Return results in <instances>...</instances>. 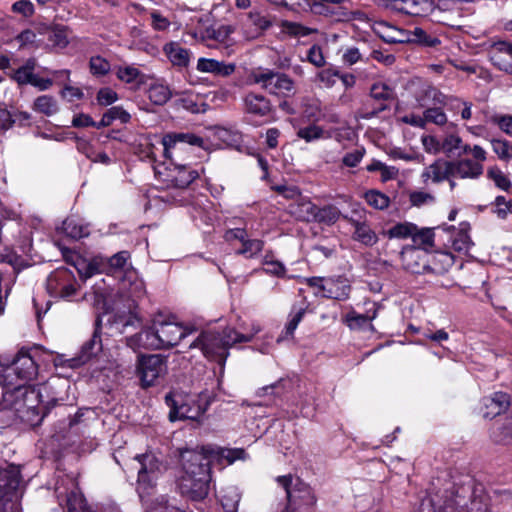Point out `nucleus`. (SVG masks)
<instances>
[{
  "label": "nucleus",
  "instance_id": "24",
  "mask_svg": "<svg viewBox=\"0 0 512 512\" xmlns=\"http://www.w3.org/2000/svg\"><path fill=\"white\" fill-rule=\"evenodd\" d=\"M388 7L397 12L419 16L430 7L429 0H391Z\"/></svg>",
  "mask_w": 512,
  "mask_h": 512
},
{
  "label": "nucleus",
  "instance_id": "16",
  "mask_svg": "<svg viewBox=\"0 0 512 512\" xmlns=\"http://www.w3.org/2000/svg\"><path fill=\"white\" fill-rule=\"evenodd\" d=\"M173 165V168L168 169L166 178H163L167 187L184 189L199 176L197 171L189 169L186 165Z\"/></svg>",
  "mask_w": 512,
  "mask_h": 512
},
{
  "label": "nucleus",
  "instance_id": "26",
  "mask_svg": "<svg viewBox=\"0 0 512 512\" xmlns=\"http://www.w3.org/2000/svg\"><path fill=\"white\" fill-rule=\"evenodd\" d=\"M116 75L119 80L127 84H132L140 88L148 82V77L141 73L138 68L134 66H119L116 70Z\"/></svg>",
  "mask_w": 512,
  "mask_h": 512
},
{
  "label": "nucleus",
  "instance_id": "44",
  "mask_svg": "<svg viewBox=\"0 0 512 512\" xmlns=\"http://www.w3.org/2000/svg\"><path fill=\"white\" fill-rule=\"evenodd\" d=\"M487 176L491 179L494 184L504 190L508 191L511 187V182L506 176L504 172H502L498 167L494 166L488 169Z\"/></svg>",
  "mask_w": 512,
  "mask_h": 512
},
{
  "label": "nucleus",
  "instance_id": "34",
  "mask_svg": "<svg viewBox=\"0 0 512 512\" xmlns=\"http://www.w3.org/2000/svg\"><path fill=\"white\" fill-rule=\"evenodd\" d=\"M245 106L249 113L265 116L271 111L268 98H245Z\"/></svg>",
  "mask_w": 512,
  "mask_h": 512
},
{
  "label": "nucleus",
  "instance_id": "20",
  "mask_svg": "<svg viewBox=\"0 0 512 512\" xmlns=\"http://www.w3.org/2000/svg\"><path fill=\"white\" fill-rule=\"evenodd\" d=\"M317 205L309 197L301 196L297 201L288 206V213L298 221L313 222Z\"/></svg>",
  "mask_w": 512,
  "mask_h": 512
},
{
  "label": "nucleus",
  "instance_id": "61",
  "mask_svg": "<svg viewBox=\"0 0 512 512\" xmlns=\"http://www.w3.org/2000/svg\"><path fill=\"white\" fill-rule=\"evenodd\" d=\"M493 121L509 136H512V115H495Z\"/></svg>",
  "mask_w": 512,
  "mask_h": 512
},
{
  "label": "nucleus",
  "instance_id": "46",
  "mask_svg": "<svg viewBox=\"0 0 512 512\" xmlns=\"http://www.w3.org/2000/svg\"><path fill=\"white\" fill-rule=\"evenodd\" d=\"M493 205V212L500 219H505L509 214H512V199L507 200L504 196H497Z\"/></svg>",
  "mask_w": 512,
  "mask_h": 512
},
{
  "label": "nucleus",
  "instance_id": "59",
  "mask_svg": "<svg viewBox=\"0 0 512 512\" xmlns=\"http://www.w3.org/2000/svg\"><path fill=\"white\" fill-rule=\"evenodd\" d=\"M130 255L127 251H120L109 258V265L112 269H124Z\"/></svg>",
  "mask_w": 512,
  "mask_h": 512
},
{
  "label": "nucleus",
  "instance_id": "28",
  "mask_svg": "<svg viewBox=\"0 0 512 512\" xmlns=\"http://www.w3.org/2000/svg\"><path fill=\"white\" fill-rule=\"evenodd\" d=\"M61 229L66 236L74 240H79L90 234L88 225L83 224L80 220L75 218H67L64 220Z\"/></svg>",
  "mask_w": 512,
  "mask_h": 512
},
{
  "label": "nucleus",
  "instance_id": "1",
  "mask_svg": "<svg viewBox=\"0 0 512 512\" xmlns=\"http://www.w3.org/2000/svg\"><path fill=\"white\" fill-rule=\"evenodd\" d=\"M245 458L246 452L241 448L206 446L201 450H183L180 454L182 475L178 483L181 493L195 501L204 499L209 491L211 461L225 460L227 464H232Z\"/></svg>",
  "mask_w": 512,
  "mask_h": 512
},
{
  "label": "nucleus",
  "instance_id": "12",
  "mask_svg": "<svg viewBox=\"0 0 512 512\" xmlns=\"http://www.w3.org/2000/svg\"><path fill=\"white\" fill-rule=\"evenodd\" d=\"M343 219L354 227L352 238L355 241L366 246H373L378 242V236L368 224L364 209L360 207L354 208L352 215H344Z\"/></svg>",
  "mask_w": 512,
  "mask_h": 512
},
{
  "label": "nucleus",
  "instance_id": "10",
  "mask_svg": "<svg viewBox=\"0 0 512 512\" xmlns=\"http://www.w3.org/2000/svg\"><path fill=\"white\" fill-rule=\"evenodd\" d=\"M138 375L143 387L155 385L167 372V360L159 354L144 355L139 358Z\"/></svg>",
  "mask_w": 512,
  "mask_h": 512
},
{
  "label": "nucleus",
  "instance_id": "50",
  "mask_svg": "<svg viewBox=\"0 0 512 512\" xmlns=\"http://www.w3.org/2000/svg\"><path fill=\"white\" fill-rule=\"evenodd\" d=\"M425 122H431L436 125H444L447 117L441 108H429L424 111Z\"/></svg>",
  "mask_w": 512,
  "mask_h": 512
},
{
  "label": "nucleus",
  "instance_id": "49",
  "mask_svg": "<svg viewBox=\"0 0 512 512\" xmlns=\"http://www.w3.org/2000/svg\"><path fill=\"white\" fill-rule=\"evenodd\" d=\"M472 241L466 232L458 233L452 240V247L457 252H468Z\"/></svg>",
  "mask_w": 512,
  "mask_h": 512
},
{
  "label": "nucleus",
  "instance_id": "54",
  "mask_svg": "<svg viewBox=\"0 0 512 512\" xmlns=\"http://www.w3.org/2000/svg\"><path fill=\"white\" fill-rule=\"evenodd\" d=\"M35 107L47 115H52L57 111V105L53 98H36Z\"/></svg>",
  "mask_w": 512,
  "mask_h": 512
},
{
  "label": "nucleus",
  "instance_id": "60",
  "mask_svg": "<svg viewBox=\"0 0 512 512\" xmlns=\"http://www.w3.org/2000/svg\"><path fill=\"white\" fill-rule=\"evenodd\" d=\"M364 156V149H355L343 157V164L347 167H356Z\"/></svg>",
  "mask_w": 512,
  "mask_h": 512
},
{
  "label": "nucleus",
  "instance_id": "32",
  "mask_svg": "<svg viewBox=\"0 0 512 512\" xmlns=\"http://www.w3.org/2000/svg\"><path fill=\"white\" fill-rule=\"evenodd\" d=\"M102 349V343L100 335L97 332H94L92 337L83 344L81 348V352L79 355V360L82 363L87 362L93 356H95Z\"/></svg>",
  "mask_w": 512,
  "mask_h": 512
},
{
  "label": "nucleus",
  "instance_id": "51",
  "mask_svg": "<svg viewBox=\"0 0 512 512\" xmlns=\"http://www.w3.org/2000/svg\"><path fill=\"white\" fill-rule=\"evenodd\" d=\"M470 153L473 157V159L476 160H486L487 153L486 151L479 145H474L471 147L468 144H461L460 150L457 151L456 155L461 156L462 154H468Z\"/></svg>",
  "mask_w": 512,
  "mask_h": 512
},
{
  "label": "nucleus",
  "instance_id": "48",
  "mask_svg": "<svg viewBox=\"0 0 512 512\" xmlns=\"http://www.w3.org/2000/svg\"><path fill=\"white\" fill-rule=\"evenodd\" d=\"M421 143L425 152L429 154L436 155L442 152L441 140L433 135H423L421 137Z\"/></svg>",
  "mask_w": 512,
  "mask_h": 512
},
{
  "label": "nucleus",
  "instance_id": "35",
  "mask_svg": "<svg viewBox=\"0 0 512 512\" xmlns=\"http://www.w3.org/2000/svg\"><path fill=\"white\" fill-rule=\"evenodd\" d=\"M241 496L238 490L230 487L221 495V504L225 512H237Z\"/></svg>",
  "mask_w": 512,
  "mask_h": 512
},
{
  "label": "nucleus",
  "instance_id": "62",
  "mask_svg": "<svg viewBox=\"0 0 512 512\" xmlns=\"http://www.w3.org/2000/svg\"><path fill=\"white\" fill-rule=\"evenodd\" d=\"M360 60H362V54L357 47L347 48L342 55V61L347 65H353Z\"/></svg>",
  "mask_w": 512,
  "mask_h": 512
},
{
  "label": "nucleus",
  "instance_id": "39",
  "mask_svg": "<svg viewBox=\"0 0 512 512\" xmlns=\"http://www.w3.org/2000/svg\"><path fill=\"white\" fill-rule=\"evenodd\" d=\"M491 146L493 152L502 161H510L512 159V143L506 139H492Z\"/></svg>",
  "mask_w": 512,
  "mask_h": 512
},
{
  "label": "nucleus",
  "instance_id": "9",
  "mask_svg": "<svg viewBox=\"0 0 512 512\" xmlns=\"http://www.w3.org/2000/svg\"><path fill=\"white\" fill-rule=\"evenodd\" d=\"M20 485V471L10 465L0 469V512H19L13 498H17V489Z\"/></svg>",
  "mask_w": 512,
  "mask_h": 512
},
{
  "label": "nucleus",
  "instance_id": "15",
  "mask_svg": "<svg viewBox=\"0 0 512 512\" xmlns=\"http://www.w3.org/2000/svg\"><path fill=\"white\" fill-rule=\"evenodd\" d=\"M486 160L460 159L450 161L451 177L477 179L483 174V162Z\"/></svg>",
  "mask_w": 512,
  "mask_h": 512
},
{
  "label": "nucleus",
  "instance_id": "8",
  "mask_svg": "<svg viewBox=\"0 0 512 512\" xmlns=\"http://www.w3.org/2000/svg\"><path fill=\"white\" fill-rule=\"evenodd\" d=\"M250 79L273 94L293 92L295 88V82L290 76L268 68H258L253 71Z\"/></svg>",
  "mask_w": 512,
  "mask_h": 512
},
{
  "label": "nucleus",
  "instance_id": "64",
  "mask_svg": "<svg viewBox=\"0 0 512 512\" xmlns=\"http://www.w3.org/2000/svg\"><path fill=\"white\" fill-rule=\"evenodd\" d=\"M17 115L6 108H0V129L7 130L16 121Z\"/></svg>",
  "mask_w": 512,
  "mask_h": 512
},
{
  "label": "nucleus",
  "instance_id": "7",
  "mask_svg": "<svg viewBox=\"0 0 512 512\" xmlns=\"http://www.w3.org/2000/svg\"><path fill=\"white\" fill-rule=\"evenodd\" d=\"M37 371V365L31 355L20 350L9 366L0 365V384L3 386L5 378L7 381L25 383L34 379Z\"/></svg>",
  "mask_w": 512,
  "mask_h": 512
},
{
  "label": "nucleus",
  "instance_id": "56",
  "mask_svg": "<svg viewBox=\"0 0 512 512\" xmlns=\"http://www.w3.org/2000/svg\"><path fill=\"white\" fill-rule=\"evenodd\" d=\"M251 23L261 30H265L271 26V21L266 14L259 11H252L249 14Z\"/></svg>",
  "mask_w": 512,
  "mask_h": 512
},
{
  "label": "nucleus",
  "instance_id": "41",
  "mask_svg": "<svg viewBox=\"0 0 512 512\" xmlns=\"http://www.w3.org/2000/svg\"><path fill=\"white\" fill-rule=\"evenodd\" d=\"M144 91H148L151 96H171L172 92L164 81L148 77V82L144 84Z\"/></svg>",
  "mask_w": 512,
  "mask_h": 512
},
{
  "label": "nucleus",
  "instance_id": "4",
  "mask_svg": "<svg viewBox=\"0 0 512 512\" xmlns=\"http://www.w3.org/2000/svg\"><path fill=\"white\" fill-rule=\"evenodd\" d=\"M165 402L170 409L168 418L171 422L197 421L210 405L209 396L205 393H200L196 399L178 393H169L165 396Z\"/></svg>",
  "mask_w": 512,
  "mask_h": 512
},
{
  "label": "nucleus",
  "instance_id": "40",
  "mask_svg": "<svg viewBox=\"0 0 512 512\" xmlns=\"http://www.w3.org/2000/svg\"><path fill=\"white\" fill-rule=\"evenodd\" d=\"M462 139L459 135L454 133L446 134L441 140L442 152L447 156L456 155L457 151L460 150Z\"/></svg>",
  "mask_w": 512,
  "mask_h": 512
},
{
  "label": "nucleus",
  "instance_id": "63",
  "mask_svg": "<svg viewBox=\"0 0 512 512\" xmlns=\"http://www.w3.org/2000/svg\"><path fill=\"white\" fill-rule=\"evenodd\" d=\"M410 201L413 206H421L434 201V196L427 192L416 191L410 194Z\"/></svg>",
  "mask_w": 512,
  "mask_h": 512
},
{
  "label": "nucleus",
  "instance_id": "18",
  "mask_svg": "<svg viewBox=\"0 0 512 512\" xmlns=\"http://www.w3.org/2000/svg\"><path fill=\"white\" fill-rule=\"evenodd\" d=\"M351 287L348 280L343 277L326 278L325 285L322 286V297L346 300L349 297Z\"/></svg>",
  "mask_w": 512,
  "mask_h": 512
},
{
  "label": "nucleus",
  "instance_id": "43",
  "mask_svg": "<svg viewBox=\"0 0 512 512\" xmlns=\"http://www.w3.org/2000/svg\"><path fill=\"white\" fill-rule=\"evenodd\" d=\"M411 238L413 243L416 245L432 247L434 241V232L430 228L419 229L416 226V229L414 230Z\"/></svg>",
  "mask_w": 512,
  "mask_h": 512
},
{
  "label": "nucleus",
  "instance_id": "3",
  "mask_svg": "<svg viewBox=\"0 0 512 512\" xmlns=\"http://www.w3.org/2000/svg\"><path fill=\"white\" fill-rule=\"evenodd\" d=\"M191 332L192 330L183 327L179 323L165 320L160 315L152 320L151 326L128 337L127 345L133 350L139 348L168 349L177 345L181 339Z\"/></svg>",
  "mask_w": 512,
  "mask_h": 512
},
{
  "label": "nucleus",
  "instance_id": "45",
  "mask_svg": "<svg viewBox=\"0 0 512 512\" xmlns=\"http://www.w3.org/2000/svg\"><path fill=\"white\" fill-rule=\"evenodd\" d=\"M89 68L93 75L104 76L110 71L111 66L105 58L97 55L90 58Z\"/></svg>",
  "mask_w": 512,
  "mask_h": 512
},
{
  "label": "nucleus",
  "instance_id": "17",
  "mask_svg": "<svg viewBox=\"0 0 512 512\" xmlns=\"http://www.w3.org/2000/svg\"><path fill=\"white\" fill-rule=\"evenodd\" d=\"M489 58L498 69L512 74V43L494 42L489 51Z\"/></svg>",
  "mask_w": 512,
  "mask_h": 512
},
{
  "label": "nucleus",
  "instance_id": "42",
  "mask_svg": "<svg viewBox=\"0 0 512 512\" xmlns=\"http://www.w3.org/2000/svg\"><path fill=\"white\" fill-rule=\"evenodd\" d=\"M364 198L371 207L379 210L387 208L390 203L388 196L376 190L366 192Z\"/></svg>",
  "mask_w": 512,
  "mask_h": 512
},
{
  "label": "nucleus",
  "instance_id": "25",
  "mask_svg": "<svg viewBox=\"0 0 512 512\" xmlns=\"http://www.w3.org/2000/svg\"><path fill=\"white\" fill-rule=\"evenodd\" d=\"M421 257V253L416 248H408L401 252V260L405 269L412 273H423V272H436V268L431 267L429 264L420 265L418 260Z\"/></svg>",
  "mask_w": 512,
  "mask_h": 512
},
{
  "label": "nucleus",
  "instance_id": "30",
  "mask_svg": "<svg viewBox=\"0 0 512 512\" xmlns=\"http://www.w3.org/2000/svg\"><path fill=\"white\" fill-rule=\"evenodd\" d=\"M73 278V275L70 271L67 269H59L53 273H51L46 282L47 290L48 292L54 296L57 297L59 295V292L61 290V286L66 280H70Z\"/></svg>",
  "mask_w": 512,
  "mask_h": 512
},
{
  "label": "nucleus",
  "instance_id": "36",
  "mask_svg": "<svg viewBox=\"0 0 512 512\" xmlns=\"http://www.w3.org/2000/svg\"><path fill=\"white\" fill-rule=\"evenodd\" d=\"M282 28L286 34L293 37H306L318 32L316 28L307 27L292 21H284L282 23Z\"/></svg>",
  "mask_w": 512,
  "mask_h": 512
},
{
  "label": "nucleus",
  "instance_id": "14",
  "mask_svg": "<svg viewBox=\"0 0 512 512\" xmlns=\"http://www.w3.org/2000/svg\"><path fill=\"white\" fill-rule=\"evenodd\" d=\"M164 147V156L167 159L173 160L172 151L182 150V145L188 144L191 146L203 145V139L191 133H169L162 139Z\"/></svg>",
  "mask_w": 512,
  "mask_h": 512
},
{
  "label": "nucleus",
  "instance_id": "53",
  "mask_svg": "<svg viewBox=\"0 0 512 512\" xmlns=\"http://www.w3.org/2000/svg\"><path fill=\"white\" fill-rule=\"evenodd\" d=\"M307 60L316 67H323L325 58L321 47L318 45L311 46L307 53Z\"/></svg>",
  "mask_w": 512,
  "mask_h": 512
},
{
  "label": "nucleus",
  "instance_id": "38",
  "mask_svg": "<svg viewBox=\"0 0 512 512\" xmlns=\"http://www.w3.org/2000/svg\"><path fill=\"white\" fill-rule=\"evenodd\" d=\"M416 229V225L409 222L404 223H398L391 227L387 232L386 235L388 238L393 239H406L408 237H412V234L414 233V230Z\"/></svg>",
  "mask_w": 512,
  "mask_h": 512
},
{
  "label": "nucleus",
  "instance_id": "27",
  "mask_svg": "<svg viewBox=\"0 0 512 512\" xmlns=\"http://www.w3.org/2000/svg\"><path fill=\"white\" fill-rule=\"evenodd\" d=\"M264 242L260 239H252L248 234L240 241L238 247H234L236 255H241L246 259L257 257L263 250Z\"/></svg>",
  "mask_w": 512,
  "mask_h": 512
},
{
  "label": "nucleus",
  "instance_id": "13",
  "mask_svg": "<svg viewBox=\"0 0 512 512\" xmlns=\"http://www.w3.org/2000/svg\"><path fill=\"white\" fill-rule=\"evenodd\" d=\"M380 26L387 27L396 32H399L403 35H407L406 38H391L387 39L389 44L396 43H414L424 47H436L441 43V41L432 35H429L425 30L420 27H415L414 30L408 31L405 29L396 28L394 26L388 25L386 23H380Z\"/></svg>",
  "mask_w": 512,
  "mask_h": 512
},
{
  "label": "nucleus",
  "instance_id": "52",
  "mask_svg": "<svg viewBox=\"0 0 512 512\" xmlns=\"http://www.w3.org/2000/svg\"><path fill=\"white\" fill-rule=\"evenodd\" d=\"M12 11L28 18L34 14V5L30 0H18L12 5Z\"/></svg>",
  "mask_w": 512,
  "mask_h": 512
},
{
  "label": "nucleus",
  "instance_id": "37",
  "mask_svg": "<svg viewBox=\"0 0 512 512\" xmlns=\"http://www.w3.org/2000/svg\"><path fill=\"white\" fill-rule=\"evenodd\" d=\"M36 62L34 59H29L26 63L16 69L12 75V78L20 85L30 84L32 76L34 74Z\"/></svg>",
  "mask_w": 512,
  "mask_h": 512
},
{
  "label": "nucleus",
  "instance_id": "11",
  "mask_svg": "<svg viewBox=\"0 0 512 512\" xmlns=\"http://www.w3.org/2000/svg\"><path fill=\"white\" fill-rule=\"evenodd\" d=\"M310 10L332 22L349 21L351 13L344 0H310Z\"/></svg>",
  "mask_w": 512,
  "mask_h": 512
},
{
  "label": "nucleus",
  "instance_id": "6",
  "mask_svg": "<svg viewBox=\"0 0 512 512\" xmlns=\"http://www.w3.org/2000/svg\"><path fill=\"white\" fill-rule=\"evenodd\" d=\"M465 497L455 495L453 491H445V495H430L420 504V512H466ZM468 512H488V505L482 498H474Z\"/></svg>",
  "mask_w": 512,
  "mask_h": 512
},
{
  "label": "nucleus",
  "instance_id": "58",
  "mask_svg": "<svg viewBox=\"0 0 512 512\" xmlns=\"http://www.w3.org/2000/svg\"><path fill=\"white\" fill-rule=\"evenodd\" d=\"M50 40L59 47H66L69 43L68 41V34H67V28L66 27H57L51 37Z\"/></svg>",
  "mask_w": 512,
  "mask_h": 512
},
{
  "label": "nucleus",
  "instance_id": "23",
  "mask_svg": "<svg viewBox=\"0 0 512 512\" xmlns=\"http://www.w3.org/2000/svg\"><path fill=\"white\" fill-rule=\"evenodd\" d=\"M234 63H225L215 59L199 58L197 70L203 73H212L216 76L227 77L235 72Z\"/></svg>",
  "mask_w": 512,
  "mask_h": 512
},
{
  "label": "nucleus",
  "instance_id": "55",
  "mask_svg": "<svg viewBox=\"0 0 512 512\" xmlns=\"http://www.w3.org/2000/svg\"><path fill=\"white\" fill-rule=\"evenodd\" d=\"M499 441L509 444L512 442V412L505 417L504 422L500 427Z\"/></svg>",
  "mask_w": 512,
  "mask_h": 512
},
{
  "label": "nucleus",
  "instance_id": "21",
  "mask_svg": "<svg viewBox=\"0 0 512 512\" xmlns=\"http://www.w3.org/2000/svg\"><path fill=\"white\" fill-rule=\"evenodd\" d=\"M163 52L174 67L178 69L188 67L192 53L189 49L182 47L180 43L174 41L166 43Z\"/></svg>",
  "mask_w": 512,
  "mask_h": 512
},
{
  "label": "nucleus",
  "instance_id": "47",
  "mask_svg": "<svg viewBox=\"0 0 512 512\" xmlns=\"http://www.w3.org/2000/svg\"><path fill=\"white\" fill-rule=\"evenodd\" d=\"M323 129L319 126L310 125L304 128H301L297 132V136L301 139H304L306 142H312L322 137Z\"/></svg>",
  "mask_w": 512,
  "mask_h": 512
},
{
  "label": "nucleus",
  "instance_id": "33",
  "mask_svg": "<svg viewBox=\"0 0 512 512\" xmlns=\"http://www.w3.org/2000/svg\"><path fill=\"white\" fill-rule=\"evenodd\" d=\"M177 109H184L192 114L205 113L209 105L203 98H178L175 103Z\"/></svg>",
  "mask_w": 512,
  "mask_h": 512
},
{
  "label": "nucleus",
  "instance_id": "19",
  "mask_svg": "<svg viewBox=\"0 0 512 512\" xmlns=\"http://www.w3.org/2000/svg\"><path fill=\"white\" fill-rule=\"evenodd\" d=\"M451 177L450 161L444 159H437L432 164L427 166L421 174L422 182L439 183Z\"/></svg>",
  "mask_w": 512,
  "mask_h": 512
},
{
  "label": "nucleus",
  "instance_id": "57",
  "mask_svg": "<svg viewBox=\"0 0 512 512\" xmlns=\"http://www.w3.org/2000/svg\"><path fill=\"white\" fill-rule=\"evenodd\" d=\"M306 310L304 308H299L291 317L289 322L287 323L285 327V336H292L294 331L296 330L298 324L303 319V316L305 315Z\"/></svg>",
  "mask_w": 512,
  "mask_h": 512
},
{
  "label": "nucleus",
  "instance_id": "31",
  "mask_svg": "<svg viewBox=\"0 0 512 512\" xmlns=\"http://www.w3.org/2000/svg\"><path fill=\"white\" fill-rule=\"evenodd\" d=\"M234 27L231 25H220L218 27H208L202 32L203 40H215L224 43L228 40L230 35L234 32Z\"/></svg>",
  "mask_w": 512,
  "mask_h": 512
},
{
  "label": "nucleus",
  "instance_id": "22",
  "mask_svg": "<svg viewBox=\"0 0 512 512\" xmlns=\"http://www.w3.org/2000/svg\"><path fill=\"white\" fill-rule=\"evenodd\" d=\"M510 405L508 394L496 392L483 399V416L485 418H494L505 411Z\"/></svg>",
  "mask_w": 512,
  "mask_h": 512
},
{
  "label": "nucleus",
  "instance_id": "5",
  "mask_svg": "<svg viewBox=\"0 0 512 512\" xmlns=\"http://www.w3.org/2000/svg\"><path fill=\"white\" fill-rule=\"evenodd\" d=\"M129 469L137 471V492L143 498L151 494L166 467L153 453H144L133 458Z\"/></svg>",
  "mask_w": 512,
  "mask_h": 512
},
{
  "label": "nucleus",
  "instance_id": "29",
  "mask_svg": "<svg viewBox=\"0 0 512 512\" xmlns=\"http://www.w3.org/2000/svg\"><path fill=\"white\" fill-rule=\"evenodd\" d=\"M343 216L340 210L334 205H326L321 208L317 206L313 222L331 226L341 217L343 218Z\"/></svg>",
  "mask_w": 512,
  "mask_h": 512
},
{
  "label": "nucleus",
  "instance_id": "2",
  "mask_svg": "<svg viewBox=\"0 0 512 512\" xmlns=\"http://www.w3.org/2000/svg\"><path fill=\"white\" fill-rule=\"evenodd\" d=\"M260 330L259 325L252 324L251 329L244 333L231 327H227L221 332L204 331L189 345V348H199L207 359L215 361L223 367L229 356V349L237 343L252 341Z\"/></svg>",
  "mask_w": 512,
  "mask_h": 512
}]
</instances>
